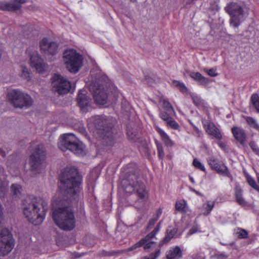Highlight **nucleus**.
Masks as SVG:
<instances>
[{
    "mask_svg": "<svg viewBox=\"0 0 259 259\" xmlns=\"http://www.w3.org/2000/svg\"><path fill=\"white\" fill-rule=\"evenodd\" d=\"M81 177L75 168H67L61 178L59 189L52 199V217L57 226L65 231H70L75 226L72 208L66 205L67 199H76L80 192Z\"/></svg>",
    "mask_w": 259,
    "mask_h": 259,
    "instance_id": "f257e3e1",
    "label": "nucleus"
},
{
    "mask_svg": "<svg viewBox=\"0 0 259 259\" xmlns=\"http://www.w3.org/2000/svg\"><path fill=\"white\" fill-rule=\"evenodd\" d=\"M48 208V201L41 197H29L22 202V210L25 218L34 225L43 222Z\"/></svg>",
    "mask_w": 259,
    "mask_h": 259,
    "instance_id": "f03ea898",
    "label": "nucleus"
},
{
    "mask_svg": "<svg viewBox=\"0 0 259 259\" xmlns=\"http://www.w3.org/2000/svg\"><path fill=\"white\" fill-rule=\"evenodd\" d=\"M58 144L59 148L63 151L69 150L78 156L85 154L84 145L72 134L61 136Z\"/></svg>",
    "mask_w": 259,
    "mask_h": 259,
    "instance_id": "7ed1b4c3",
    "label": "nucleus"
},
{
    "mask_svg": "<svg viewBox=\"0 0 259 259\" xmlns=\"http://www.w3.org/2000/svg\"><path fill=\"white\" fill-rule=\"evenodd\" d=\"M89 128H96L97 133L105 140L111 142L113 139V132L110 126L107 124V120L105 116H96L92 117L88 120Z\"/></svg>",
    "mask_w": 259,
    "mask_h": 259,
    "instance_id": "20e7f679",
    "label": "nucleus"
},
{
    "mask_svg": "<svg viewBox=\"0 0 259 259\" xmlns=\"http://www.w3.org/2000/svg\"><path fill=\"white\" fill-rule=\"evenodd\" d=\"M7 98L9 102L15 108L27 109L33 103L30 96L18 90L10 91L8 93Z\"/></svg>",
    "mask_w": 259,
    "mask_h": 259,
    "instance_id": "39448f33",
    "label": "nucleus"
},
{
    "mask_svg": "<svg viewBox=\"0 0 259 259\" xmlns=\"http://www.w3.org/2000/svg\"><path fill=\"white\" fill-rule=\"evenodd\" d=\"M63 61L70 72H77L82 65V56L73 49L66 50L63 54Z\"/></svg>",
    "mask_w": 259,
    "mask_h": 259,
    "instance_id": "423d86ee",
    "label": "nucleus"
},
{
    "mask_svg": "<svg viewBox=\"0 0 259 259\" xmlns=\"http://www.w3.org/2000/svg\"><path fill=\"white\" fill-rule=\"evenodd\" d=\"M136 190L138 199L135 202H131L130 205H134L137 207H142L149 198L148 192L146 190L145 185L140 182H136L133 184H130L124 188L126 193H131Z\"/></svg>",
    "mask_w": 259,
    "mask_h": 259,
    "instance_id": "0eeeda50",
    "label": "nucleus"
},
{
    "mask_svg": "<svg viewBox=\"0 0 259 259\" xmlns=\"http://www.w3.org/2000/svg\"><path fill=\"white\" fill-rule=\"evenodd\" d=\"M225 10L231 17V26L235 28L238 27L244 19L246 9L237 3H232L226 7Z\"/></svg>",
    "mask_w": 259,
    "mask_h": 259,
    "instance_id": "6e6552de",
    "label": "nucleus"
},
{
    "mask_svg": "<svg viewBox=\"0 0 259 259\" xmlns=\"http://www.w3.org/2000/svg\"><path fill=\"white\" fill-rule=\"evenodd\" d=\"M45 159L46 152L44 146L41 145H38L29 159V163L33 172L38 174L41 171L45 166Z\"/></svg>",
    "mask_w": 259,
    "mask_h": 259,
    "instance_id": "1a4fd4ad",
    "label": "nucleus"
},
{
    "mask_svg": "<svg viewBox=\"0 0 259 259\" xmlns=\"http://www.w3.org/2000/svg\"><path fill=\"white\" fill-rule=\"evenodd\" d=\"M15 245V240L11 233L7 229L0 232V256L9 254Z\"/></svg>",
    "mask_w": 259,
    "mask_h": 259,
    "instance_id": "9d476101",
    "label": "nucleus"
},
{
    "mask_svg": "<svg viewBox=\"0 0 259 259\" xmlns=\"http://www.w3.org/2000/svg\"><path fill=\"white\" fill-rule=\"evenodd\" d=\"M26 54L29 57L30 65L32 68H35L39 73H42L47 70L48 64L43 61L36 50L29 49L26 51Z\"/></svg>",
    "mask_w": 259,
    "mask_h": 259,
    "instance_id": "9b49d317",
    "label": "nucleus"
},
{
    "mask_svg": "<svg viewBox=\"0 0 259 259\" xmlns=\"http://www.w3.org/2000/svg\"><path fill=\"white\" fill-rule=\"evenodd\" d=\"M52 88L60 95L65 94L73 88L69 81L59 74H55L52 78Z\"/></svg>",
    "mask_w": 259,
    "mask_h": 259,
    "instance_id": "f8f14e48",
    "label": "nucleus"
},
{
    "mask_svg": "<svg viewBox=\"0 0 259 259\" xmlns=\"http://www.w3.org/2000/svg\"><path fill=\"white\" fill-rule=\"evenodd\" d=\"M39 47L41 51L46 55L53 56L58 52V46L57 43L46 37L40 41Z\"/></svg>",
    "mask_w": 259,
    "mask_h": 259,
    "instance_id": "ddd939ff",
    "label": "nucleus"
},
{
    "mask_svg": "<svg viewBox=\"0 0 259 259\" xmlns=\"http://www.w3.org/2000/svg\"><path fill=\"white\" fill-rule=\"evenodd\" d=\"M90 89L93 91V96L97 104L104 105L107 103V95L102 85H99L95 89L94 88H91Z\"/></svg>",
    "mask_w": 259,
    "mask_h": 259,
    "instance_id": "4468645a",
    "label": "nucleus"
},
{
    "mask_svg": "<svg viewBox=\"0 0 259 259\" xmlns=\"http://www.w3.org/2000/svg\"><path fill=\"white\" fill-rule=\"evenodd\" d=\"M203 124L205 128L206 133L208 135L218 140H221L222 138L220 130L216 127L213 122L205 120L203 121Z\"/></svg>",
    "mask_w": 259,
    "mask_h": 259,
    "instance_id": "2eb2a0df",
    "label": "nucleus"
},
{
    "mask_svg": "<svg viewBox=\"0 0 259 259\" xmlns=\"http://www.w3.org/2000/svg\"><path fill=\"white\" fill-rule=\"evenodd\" d=\"M159 230V227H157L153 231L143 238V240H144L143 246L145 250L153 248L156 246V242L153 240V239Z\"/></svg>",
    "mask_w": 259,
    "mask_h": 259,
    "instance_id": "dca6fc26",
    "label": "nucleus"
},
{
    "mask_svg": "<svg viewBox=\"0 0 259 259\" xmlns=\"http://www.w3.org/2000/svg\"><path fill=\"white\" fill-rule=\"evenodd\" d=\"M78 104L83 112H87L90 106L91 99L87 97L84 91H80L77 98Z\"/></svg>",
    "mask_w": 259,
    "mask_h": 259,
    "instance_id": "f3484780",
    "label": "nucleus"
},
{
    "mask_svg": "<svg viewBox=\"0 0 259 259\" xmlns=\"http://www.w3.org/2000/svg\"><path fill=\"white\" fill-rule=\"evenodd\" d=\"M207 161L211 168L218 173L222 174H227L228 173V170L226 166L223 163H220L217 160L210 158Z\"/></svg>",
    "mask_w": 259,
    "mask_h": 259,
    "instance_id": "a211bd4d",
    "label": "nucleus"
},
{
    "mask_svg": "<svg viewBox=\"0 0 259 259\" xmlns=\"http://www.w3.org/2000/svg\"><path fill=\"white\" fill-rule=\"evenodd\" d=\"M9 182L3 174V168L0 167V197L4 198L8 190Z\"/></svg>",
    "mask_w": 259,
    "mask_h": 259,
    "instance_id": "6ab92c4d",
    "label": "nucleus"
},
{
    "mask_svg": "<svg viewBox=\"0 0 259 259\" xmlns=\"http://www.w3.org/2000/svg\"><path fill=\"white\" fill-rule=\"evenodd\" d=\"M232 133L234 138L241 144L243 145L246 141V136L243 129L238 126H233Z\"/></svg>",
    "mask_w": 259,
    "mask_h": 259,
    "instance_id": "aec40b11",
    "label": "nucleus"
},
{
    "mask_svg": "<svg viewBox=\"0 0 259 259\" xmlns=\"http://www.w3.org/2000/svg\"><path fill=\"white\" fill-rule=\"evenodd\" d=\"M171 115H167L164 112H161L160 114V118L166 121L167 126L170 127L175 130L180 131L181 127L179 124L170 117Z\"/></svg>",
    "mask_w": 259,
    "mask_h": 259,
    "instance_id": "412c9836",
    "label": "nucleus"
},
{
    "mask_svg": "<svg viewBox=\"0 0 259 259\" xmlns=\"http://www.w3.org/2000/svg\"><path fill=\"white\" fill-rule=\"evenodd\" d=\"M183 253L179 246L170 248L166 252L167 259H180L182 257Z\"/></svg>",
    "mask_w": 259,
    "mask_h": 259,
    "instance_id": "4be33fe9",
    "label": "nucleus"
},
{
    "mask_svg": "<svg viewBox=\"0 0 259 259\" xmlns=\"http://www.w3.org/2000/svg\"><path fill=\"white\" fill-rule=\"evenodd\" d=\"M189 75L194 80L197 81L200 85L206 86L208 84L209 80L208 78L202 76L198 72L191 71L189 73Z\"/></svg>",
    "mask_w": 259,
    "mask_h": 259,
    "instance_id": "5701e85b",
    "label": "nucleus"
},
{
    "mask_svg": "<svg viewBox=\"0 0 259 259\" xmlns=\"http://www.w3.org/2000/svg\"><path fill=\"white\" fill-rule=\"evenodd\" d=\"M175 208L176 210L183 214H186L190 211L187 201L184 199L176 201Z\"/></svg>",
    "mask_w": 259,
    "mask_h": 259,
    "instance_id": "b1692460",
    "label": "nucleus"
},
{
    "mask_svg": "<svg viewBox=\"0 0 259 259\" xmlns=\"http://www.w3.org/2000/svg\"><path fill=\"white\" fill-rule=\"evenodd\" d=\"M214 205L215 202L214 201H207L199 209L200 210L202 214L207 216L210 214Z\"/></svg>",
    "mask_w": 259,
    "mask_h": 259,
    "instance_id": "393cba45",
    "label": "nucleus"
},
{
    "mask_svg": "<svg viewBox=\"0 0 259 259\" xmlns=\"http://www.w3.org/2000/svg\"><path fill=\"white\" fill-rule=\"evenodd\" d=\"M155 128L156 131L160 135L162 140L165 145L169 147H172L174 145V142L170 139L168 135L158 126L155 125Z\"/></svg>",
    "mask_w": 259,
    "mask_h": 259,
    "instance_id": "a878e982",
    "label": "nucleus"
},
{
    "mask_svg": "<svg viewBox=\"0 0 259 259\" xmlns=\"http://www.w3.org/2000/svg\"><path fill=\"white\" fill-rule=\"evenodd\" d=\"M20 8V5L11 4L5 2H0V9L3 10L14 11Z\"/></svg>",
    "mask_w": 259,
    "mask_h": 259,
    "instance_id": "bb28decb",
    "label": "nucleus"
},
{
    "mask_svg": "<svg viewBox=\"0 0 259 259\" xmlns=\"http://www.w3.org/2000/svg\"><path fill=\"white\" fill-rule=\"evenodd\" d=\"M235 194L237 202L241 205L244 206L246 203L242 197V191L240 187L237 186L235 189Z\"/></svg>",
    "mask_w": 259,
    "mask_h": 259,
    "instance_id": "cd10ccee",
    "label": "nucleus"
},
{
    "mask_svg": "<svg viewBox=\"0 0 259 259\" xmlns=\"http://www.w3.org/2000/svg\"><path fill=\"white\" fill-rule=\"evenodd\" d=\"M164 110L166 112H164L167 115H175V111L170 104V103L166 99L161 100Z\"/></svg>",
    "mask_w": 259,
    "mask_h": 259,
    "instance_id": "c85d7f7f",
    "label": "nucleus"
},
{
    "mask_svg": "<svg viewBox=\"0 0 259 259\" xmlns=\"http://www.w3.org/2000/svg\"><path fill=\"white\" fill-rule=\"evenodd\" d=\"M11 191L14 197H19L21 193L22 187L17 184H12L11 187Z\"/></svg>",
    "mask_w": 259,
    "mask_h": 259,
    "instance_id": "c756f323",
    "label": "nucleus"
},
{
    "mask_svg": "<svg viewBox=\"0 0 259 259\" xmlns=\"http://www.w3.org/2000/svg\"><path fill=\"white\" fill-rule=\"evenodd\" d=\"M245 119L246 120V121L248 123V124L250 127H251L252 128H253L254 129H255L256 131L259 132V124L256 122V121L255 119H254L253 118H252L251 117H248V116L245 117Z\"/></svg>",
    "mask_w": 259,
    "mask_h": 259,
    "instance_id": "7c9ffc66",
    "label": "nucleus"
},
{
    "mask_svg": "<svg viewBox=\"0 0 259 259\" xmlns=\"http://www.w3.org/2000/svg\"><path fill=\"white\" fill-rule=\"evenodd\" d=\"M21 72L20 73V76L24 79L29 80L30 78V75L31 71L30 69L23 65L20 66Z\"/></svg>",
    "mask_w": 259,
    "mask_h": 259,
    "instance_id": "2f4dec72",
    "label": "nucleus"
},
{
    "mask_svg": "<svg viewBox=\"0 0 259 259\" xmlns=\"http://www.w3.org/2000/svg\"><path fill=\"white\" fill-rule=\"evenodd\" d=\"M172 85L178 88L182 92L187 91V88L183 82L174 80L172 81Z\"/></svg>",
    "mask_w": 259,
    "mask_h": 259,
    "instance_id": "473e14b6",
    "label": "nucleus"
},
{
    "mask_svg": "<svg viewBox=\"0 0 259 259\" xmlns=\"http://www.w3.org/2000/svg\"><path fill=\"white\" fill-rule=\"evenodd\" d=\"M237 237L239 239L246 238L248 237V232L244 229L238 228L235 231Z\"/></svg>",
    "mask_w": 259,
    "mask_h": 259,
    "instance_id": "72a5a7b5",
    "label": "nucleus"
},
{
    "mask_svg": "<svg viewBox=\"0 0 259 259\" xmlns=\"http://www.w3.org/2000/svg\"><path fill=\"white\" fill-rule=\"evenodd\" d=\"M246 180L248 184L253 189L259 191V187L256 184L254 180L250 176L247 175L246 176Z\"/></svg>",
    "mask_w": 259,
    "mask_h": 259,
    "instance_id": "f704fd0d",
    "label": "nucleus"
},
{
    "mask_svg": "<svg viewBox=\"0 0 259 259\" xmlns=\"http://www.w3.org/2000/svg\"><path fill=\"white\" fill-rule=\"evenodd\" d=\"M24 30V35H35L37 34V32L34 30L33 27L31 25L25 27Z\"/></svg>",
    "mask_w": 259,
    "mask_h": 259,
    "instance_id": "c9c22d12",
    "label": "nucleus"
},
{
    "mask_svg": "<svg viewBox=\"0 0 259 259\" xmlns=\"http://www.w3.org/2000/svg\"><path fill=\"white\" fill-rule=\"evenodd\" d=\"M251 100L254 108L259 112V97L256 94H253L251 96Z\"/></svg>",
    "mask_w": 259,
    "mask_h": 259,
    "instance_id": "e433bc0d",
    "label": "nucleus"
},
{
    "mask_svg": "<svg viewBox=\"0 0 259 259\" xmlns=\"http://www.w3.org/2000/svg\"><path fill=\"white\" fill-rule=\"evenodd\" d=\"M193 164L196 168L203 171H205L204 165L198 159H194L193 162Z\"/></svg>",
    "mask_w": 259,
    "mask_h": 259,
    "instance_id": "4c0bfd02",
    "label": "nucleus"
},
{
    "mask_svg": "<svg viewBox=\"0 0 259 259\" xmlns=\"http://www.w3.org/2000/svg\"><path fill=\"white\" fill-rule=\"evenodd\" d=\"M160 254V250L158 249L156 250L154 253H152L149 256H144L141 259H156Z\"/></svg>",
    "mask_w": 259,
    "mask_h": 259,
    "instance_id": "58836bf2",
    "label": "nucleus"
},
{
    "mask_svg": "<svg viewBox=\"0 0 259 259\" xmlns=\"http://www.w3.org/2000/svg\"><path fill=\"white\" fill-rule=\"evenodd\" d=\"M144 240H143V238L141 239L138 242L136 243L131 247H129L127 249V251H132L136 249L137 248L143 246V242Z\"/></svg>",
    "mask_w": 259,
    "mask_h": 259,
    "instance_id": "ea45409f",
    "label": "nucleus"
},
{
    "mask_svg": "<svg viewBox=\"0 0 259 259\" xmlns=\"http://www.w3.org/2000/svg\"><path fill=\"white\" fill-rule=\"evenodd\" d=\"M203 70L205 72L207 73L209 76L211 77H215L218 75V73L216 72V69L214 68H204Z\"/></svg>",
    "mask_w": 259,
    "mask_h": 259,
    "instance_id": "a19ab883",
    "label": "nucleus"
},
{
    "mask_svg": "<svg viewBox=\"0 0 259 259\" xmlns=\"http://www.w3.org/2000/svg\"><path fill=\"white\" fill-rule=\"evenodd\" d=\"M118 252V251L117 252L115 251H107L105 250H103L101 252L100 255L102 256H110L114 255L115 254Z\"/></svg>",
    "mask_w": 259,
    "mask_h": 259,
    "instance_id": "79ce46f5",
    "label": "nucleus"
},
{
    "mask_svg": "<svg viewBox=\"0 0 259 259\" xmlns=\"http://www.w3.org/2000/svg\"><path fill=\"white\" fill-rule=\"evenodd\" d=\"M192 99L194 104L197 106H200L203 104V101L197 96H192Z\"/></svg>",
    "mask_w": 259,
    "mask_h": 259,
    "instance_id": "37998d69",
    "label": "nucleus"
},
{
    "mask_svg": "<svg viewBox=\"0 0 259 259\" xmlns=\"http://www.w3.org/2000/svg\"><path fill=\"white\" fill-rule=\"evenodd\" d=\"M158 156L160 159H163L164 156V151L162 146L160 144L157 145Z\"/></svg>",
    "mask_w": 259,
    "mask_h": 259,
    "instance_id": "c03bdc74",
    "label": "nucleus"
},
{
    "mask_svg": "<svg viewBox=\"0 0 259 259\" xmlns=\"http://www.w3.org/2000/svg\"><path fill=\"white\" fill-rule=\"evenodd\" d=\"M249 146L254 152L257 154L259 153V148L254 142H250L249 143Z\"/></svg>",
    "mask_w": 259,
    "mask_h": 259,
    "instance_id": "a18cd8bd",
    "label": "nucleus"
},
{
    "mask_svg": "<svg viewBox=\"0 0 259 259\" xmlns=\"http://www.w3.org/2000/svg\"><path fill=\"white\" fill-rule=\"evenodd\" d=\"M200 231L197 227H194L191 228L188 233V235L190 236L197 232H199Z\"/></svg>",
    "mask_w": 259,
    "mask_h": 259,
    "instance_id": "49530a36",
    "label": "nucleus"
},
{
    "mask_svg": "<svg viewBox=\"0 0 259 259\" xmlns=\"http://www.w3.org/2000/svg\"><path fill=\"white\" fill-rule=\"evenodd\" d=\"M215 257L217 259H227L228 255L225 253H221L217 254L215 255Z\"/></svg>",
    "mask_w": 259,
    "mask_h": 259,
    "instance_id": "de8ad7c7",
    "label": "nucleus"
},
{
    "mask_svg": "<svg viewBox=\"0 0 259 259\" xmlns=\"http://www.w3.org/2000/svg\"><path fill=\"white\" fill-rule=\"evenodd\" d=\"M162 210L161 208H159L156 211V219L155 221H157L159 217L162 214Z\"/></svg>",
    "mask_w": 259,
    "mask_h": 259,
    "instance_id": "09e8293b",
    "label": "nucleus"
},
{
    "mask_svg": "<svg viewBox=\"0 0 259 259\" xmlns=\"http://www.w3.org/2000/svg\"><path fill=\"white\" fill-rule=\"evenodd\" d=\"M15 2L22 4L26 3L28 0H14Z\"/></svg>",
    "mask_w": 259,
    "mask_h": 259,
    "instance_id": "8fccbe9b",
    "label": "nucleus"
},
{
    "mask_svg": "<svg viewBox=\"0 0 259 259\" xmlns=\"http://www.w3.org/2000/svg\"><path fill=\"white\" fill-rule=\"evenodd\" d=\"M218 144L221 148H223L224 144L222 142H219Z\"/></svg>",
    "mask_w": 259,
    "mask_h": 259,
    "instance_id": "3c124183",
    "label": "nucleus"
},
{
    "mask_svg": "<svg viewBox=\"0 0 259 259\" xmlns=\"http://www.w3.org/2000/svg\"><path fill=\"white\" fill-rule=\"evenodd\" d=\"M190 180H191V181L192 183H194V180L193 178H190Z\"/></svg>",
    "mask_w": 259,
    "mask_h": 259,
    "instance_id": "603ef678",
    "label": "nucleus"
},
{
    "mask_svg": "<svg viewBox=\"0 0 259 259\" xmlns=\"http://www.w3.org/2000/svg\"><path fill=\"white\" fill-rule=\"evenodd\" d=\"M195 193H196L197 195H200V194L199 192H197V191H195Z\"/></svg>",
    "mask_w": 259,
    "mask_h": 259,
    "instance_id": "864d4df0",
    "label": "nucleus"
},
{
    "mask_svg": "<svg viewBox=\"0 0 259 259\" xmlns=\"http://www.w3.org/2000/svg\"><path fill=\"white\" fill-rule=\"evenodd\" d=\"M257 180H258V182L259 183V176L257 177Z\"/></svg>",
    "mask_w": 259,
    "mask_h": 259,
    "instance_id": "5fc2aeb1",
    "label": "nucleus"
},
{
    "mask_svg": "<svg viewBox=\"0 0 259 259\" xmlns=\"http://www.w3.org/2000/svg\"><path fill=\"white\" fill-rule=\"evenodd\" d=\"M131 1L134 2L135 0H130Z\"/></svg>",
    "mask_w": 259,
    "mask_h": 259,
    "instance_id": "6e6d98bb",
    "label": "nucleus"
}]
</instances>
